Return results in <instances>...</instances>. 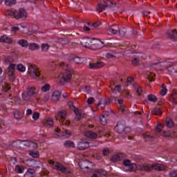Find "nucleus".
<instances>
[{"instance_id":"25","label":"nucleus","mask_w":177,"mask_h":177,"mask_svg":"<svg viewBox=\"0 0 177 177\" xmlns=\"http://www.w3.org/2000/svg\"><path fill=\"white\" fill-rule=\"evenodd\" d=\"M70 109H71L72 110L74 111V113L77 117L76 118V121H80V120H81V111L78 110V109H76L74 107V106H70Z\"/></svg>"},{"instance_id":"62","label":"nucleus","mask_w":177,"mask_h":177,"mask_svg":"<svg viewBox=\"0 0 177 177\" xmlns=\"http://www.w3.org/2000/svg\"><path fill=\"white\" fill-rule=\"evenodd\" d=\"M88 24L90 26V27H99V24L97 23H94V24H92V23H88Z\"/></svg>"},{"instance_id":"20","label":"nucleus","mask_w":177,"mask_h":177,"mask_svg":"<svg viewBox=\"0 0 177 177\" xmlns=\"http://www.w3.org/2000/svg\"><path fill=\"white\" fill-rule=\"evenodd\" d=\"M84 136L90 139H96L97 138V133L92 131L86 130L84 131Z\"/></svg>"},{"instance_id":"57","label":"nucleus","mask_w":177,"mask_h":177,"mask_svg":"<svg viewBox=\"0 0 177 177\" xmlns=\"http://www.w3.org/2000/svg\"><path fill=\"white\" fill-rule=\"evenodd\" d=\"M139 63V58L138 57H133L132 59V64L134 65V66H136V64H138Z\"/></svg>"},{"instance_id":"2","label":"nucleus","mask_w":177,"mask_h":177,"mask_svg":"<svg viewBox=\"0 0 177 177\" xmlns=\"http://www.w3.org/2000/svg\"><path fill=\"white\" fill-rule=\"evenodd\" d=\"M138 171H153V169H156V171H164L166 167L162 164H142L138 167Z\"/></svg>"},{"instance_id":"40","label":"nucleus","mask_w":177,"mask_h":177,"mask_svg":"<svg viewBox=\"0 0 177 177\" xmlns=\"http://www.w3.org/2000/svg\"><path fill=\"white\" fill-rule=\"evenodd\" d=\"M29 156H30V157H33V158H39V152L38 151H29Z\"/></svg>"},{"instance_id":"9","label":"nucleus","mask_w":177,"mask_h":177,"mask_svg":"<svg viewBox=\"0 0 177 177\" xmlns=\"http://www.w3.org/2000/svg\"><path fill=\"white\" fill-rule=\"evenodd\" d=\"M93 165V163L86 160L79 162V167L82 169L83 172H91V167Z\"/></svg>"},{"instance_id":"8","label":"nucleus","mask_w":177,"mask_h":177,"mask_svg":"<svg viewBox=\"0 0 177 177\" xmlns=\"http://www.w3.org/2000/svg\"><path fill=\"white\" fill-rule=\"evenodd\" d=\"M15 71H16V64H10L6 70V73L10 81H15L16 77L15 76Z\"/></svg>"},{"instance_id":"29","label":"nucleus","mask_w":177,"mask_h":177,"mask_svg":"<svg viewBox=\"0 0 177 177\" xmlns=\"http://www.w3.org/2000/svg\"><path fill=\"white\" fill-rule=\"evenodd\" d=\"M124 157V156L122 153H118L113 155L111 158V160L113 161V162H117V161L121 160V159Z\"/></svg>"},{"instance_id":"44","label":"nucleus","mask_w":177,"mask_h":177,"mask_svg":"<svg viewBox=\"0 0 177 177\" xmlns=\"http://www.w3.org/2000/svg\"><path fill=\"white\" fill-rule=\"evenodd\" d=\"M147 79L149 80V81H154V80H156V73L150 72L148 73Z\"/></svg>"},{"instance_id":"13","label":"nucleus","mask_w":177,"mask_h":177,"mask_svg":"<svg viewBox=\"0 0 177 177\" xmlns=\"http://www.w3.org/2000/svg\"><path fill=\"white\" fill-rule=\"evenodd\" d=\"M111 5H113V2L110 1H104V3H99L96 7V9L98 12H100V13H101V12L106 10V8H109V6H111Z\"/></svg>"},{"instance_id":"23","label":"nucleus","mask_w":177,"mask_h":177,"mask_svg":"<svg viewBox=\"0 0 177 177\" xmlns=\"http://www.w3.org/2000/svg\"><path fill=\"white\" fill-rule=\"evenodd\" d=\"M106 176V171L103 169H97L94 171V174L91 177H103Z\"/></svg>"},{"instance_id":"12","label":"nucleus","mask_w":177,"mask_h":177,"mask_svg":"<svg viewBox=\"0 0 177 177\" xmlns=\"http://www.w3.org/2000/svg\"><path fill=\"white\" fill-rule=\"evenodd\" d=\"M77 149L79 150H86L89 149V142L86 139H81L77 144Z\"/></svg>"},{"instance_id":"39","label":"nucleus","mask_w":177,"mask_h":177,"mask_svg":"<svg viewBox=\"0 0 177 177\" xmlns=\"http://www.w3.org/2000/svg\"><path fill=\"white\" fill-rule=\"evenodd\" d=\"M15 171L17 174H23V172H24V167L17 165L15 166Z\"/></svg>"},{"instance_id":"31","label":"nucleus","mask_w":177,"mask_h":177,"mask_svg":"<svg viewBox=\"0 0 177 177\" xmlns=\"http://www.w3.org/2000/svg\"><path fill=\"white\" fill-rule=\"evenodd\" d=\"M162 136H165V138H177L176 133H171L169 131H164Z\"/></svg>"},{"instance_id":"36","label":"nucleus","mask_w":177,"mask_h":177,"mask_svg":"<svg viewBox=\"0 0 177 177\" xmlns=\"http://www.w3.org/2000/svg\"><path fill=\"white\" fill-rule=\"evenodd\" d=\"M143 139L145 140V142H151V140L154 139V137L150 136L149 133H145L143 134Z\"/></svg>"},{"instance_id":"64","label":"nucleus","mask_w":177,"mask_h":177,"mask_svg":"<svg viewBox=\"0 0 177 177\" xmlns=\"http://www.w3.org/2000/svg\"><path fill=\"white\" fill-rule=\"evenodd\" d=\"M31 114H32V110L27 109V111H26V115H31Z\"/></svg>"},{"instance_id":"53","label":"nucleus","mask_w":177,"mask_h":177,"mask_svg":"<svg viewBox=\"0 0 177 177\" xmlns=\"http://www.w3.org/2000/svg\"><path fill=\"white\" fill-rule=\"evenodd\" d=\"M120 91H121V86L118 85V86H115V87L114 88L113 93H120Z\"/></svg>"},{"instance_id":"28","label":"nucleus","mask_w":177,"mask_h":177,"mask_svg":"<svg viewBox=\"0 0 177 177\" xmlns=\"http://www.w3.org/2000/svg\"><path fill=\"white\" fill-rule=\"evenodd\" d=\"M153 115H162V110L160 107H156L151 111Z\"/></svg>"},{"instance_id":"47","label":"nucleus","mask_w":177,"mask_h":177,"mask_svg":"<svg viewBox=\"0 0 177 177\" xmlns=\"http://www.w3.org/2000/svg\"><path fill=\"white\" fill-rule=\"evenodd\" d=\"M5 5H6V6H12V5H16V0H6Z\"/></svg>"},{"instance_id":"41","label":"nucleus","mask_w":177,"mask_h":177,"mask_svg":"<svg viewBox=\"0 0 177 177\" xmlns=\"http://www.w3.org/2000/svg\"><path fill=\"white\" fill-rule=\"evenodd\" d=\"M64 146L65 147H75V145L74 144V142L71 140L65 141V142L64 143Z\"/></svg>"},{"instance_id":"51","label":"nucleus","mask_w":177,"mask_h":177,"mask_svg":"<svg viewBox=\"0 0 177 177\" xmlns=\"http://www.w3.org/2000/svg\"><path fill=\"white\" fill-rule=\"evenodd\" d=\"M2 86L4 92H8L10 89V86L8 83H4Z\"/></svg>"},{"instance_id":"59","label":"nucleus","mask_w":177,"mask_h":177,"mask_svg":"<svg viewBox=\"0 0 177 177\" xmlns=\"http://www.w3.org/2000/svg\"><path fill=\"white\" fill-rule=\"evenodd\" d=\"M102 154L103 156H109V154H110V150L109 148L102 150Z\"/></svg>"},{"instance_id":"4","label":"nucleus","mask_w":177,"mask_h":177,"mask_svg":"<svg viewBox=\"0 0 177 177\" xmlns=\"http://www.w3.org/2000/svg\"><path fill=\"white\" fill-rule=\"evenodd\" d=\"M16 143L18 145V143H20V145H22L23 146H25L24 149L27 151H34L38 147V144L34 141H22L20 140H18L16 141Z\"/></svg>"},{"instance_id":"22","label":"nucleus","mask_w":177,"mask_h":177,"mask_svg":"<svg viewBox=\"0 0 177 177\" xmlns=\"http://www.w3.org/2000/svg\"><path fill=\"white\" fill-rule=\"evenodd\" d=\"M60 96H62V93L59 91H55L53 93L51 99L53 102H59L60 100Z\"/></svg>"},{"instance_id":"10","label":"nucleus","mask_w":177,"mask_h":177,"mask_svg":"<svg viewBox=\"0 0 177 177\" xmlns=\"http://www.w3.org/2000/svg\"><path fill=\"white\" fill-rule=\"evenodd\" d=\"M115 130L118 133H122V132H124V133H129L131 131V127H125L121 122L118 123L115 127Z\"/></svg>"},{"instance_id":"17","label":"nucleus","mask_w":177,"mask_h":177,"mask_svg":"<svg viewBox=\"0 0 177 177\" xmlns=\"http://www.w3.org/2000/svg\"><path fill=\"white\" fill-rule=\"evenodd\" d=\"M26 93L29 97H33L37 95V88L34 86H29L27 88Z\"/></svg>"},{"instance_id":"16","label":"nucleus","mask_w":177,"mask_h":177,"mask_svg":"<svg viewBox=\"0 0 177 177\" xmlns=\"http://www.w3.org/2000/svg\"><path fill=\"white\" fill-rule=\"evenodd\" d=\"M55 132H56L57 136H64V138H70L71 136V131L69 130H64V131L60 132V129L57 127L55 129Z\"/></svg>"},{"instance_id":"32","label":"nucleus","mask_w":177,"mask_h":177,"mask_svg":"<svg viewBox=\"0 0 177 177\" xmlns=\"http://www.w3.org/2000/svg\"><path fill=\"white\" fill-rule=\"evenodd\" d=\"M70 60H73V62L76 64H80L81 63H82V58L78 57L75 55H71V58H69Z\"/></svg>"},{"instance_id":"52","label":"nucleus","mask_w":177,"mask_h":177,"mask_svg":"<svg viewBox=\"0 0 177 177\" xmlns=\"http://www.w3.org/2000/svg\"><path fill=\"white\" fill-rule=\"evenodd\" d=\"M162 128H164V124H158L156 127V132H158V133H160V132H161V131L162 130Z\"/></svg>"},{"instance_id":"49","label":"nucleus","mask_w":177,"mask_h":177,"mask_svg":"<svg viewBox=\"0 0 177 177\" xmlns=\"http://www.w3.org/2000/svg\"><path fill=\"white\" fill-rule=\"evenodd\" d=\"M167 92H168V90L165 87V84H162V90L160 91V95H162V96H165V95H167Z\"/></svg>"},{"instance_id":"7","label":"nucleus","mask_w":177,"mask_h":177,"mask_svg":"<svg viewBox=\"0 0 177 177\" xmlns=\"http://www.w3.org/2000/svg\"><path fill=\"white\" fill-rule=\"evenodd\" d=\"M28 73L32 78H37V77L41 75V71L39 68L37 67V66L31 64H28Z\"/></svg>"},{"instance_id":"19","label":"nucleus","mask_w":177,"mask_h":177,"mask_svg":"<svg viewBox=\"0 0 177 177\" xmlns=\"http://www.w3.org/2000/svg\"><path fill=\"white\" fill-rule=\"evenodd\" d=\"M167 35L170 39H173V41H177V32L176 30H168L167 32Z\"/></svg>"},{"instance_id":"14","label":"nucleus","mask_w":177,"mask_h":177,"mask_svg":"<svg viewBox=\"0 0 177 177\" xmlns=\"http://www.w3.org/2000/svg\"><path fill=\"white\" fill-rule=\"evenodd\" d=\"M81 44L83 46H84V48L91 49L92 44H93V39L89 37H86L82 39Z\"/></svg>"},{"instance_id":"24","label":"nucleus","mask_w":177,"mask_h":177,"mask_svg":"<svg viewBox=\"0 0 177 177\" xmlns=\"http://www.w3.org/2000/svg\"><path fill=\"white\" fill-rule=\"evenodd\" d=\"M101 48H103V42L98 41L96 43H92L91 44V49L93 50H99Z\"/></svg>"},{"instance_id":"54","label":"nucleus","mask_w":177,"mask_h":177,"mask_svg":"<svg viewBox=\"0 0 177 177\" xmlns=\"http://www.w3.org/2000/svg\"><path fill=\"white\" fill-rule=\"evenodd\" d=\"M32 118L35 120V121H37V120L39 119V113L35 112L32 115Z\"/></svg>"},{"instance_id":"34","label":"nucleus","mask_w":177,"mask_h":177,"mask_svg":"<svg viewBox=\"0 0 177 177\" xmlns=\"http://www.w3.org/2000/svg\"><path fill=\"white\" fill-rule=\"evenodd\" d=\"M118 28H119V26L118 25H114L113 28H109L108 31L109 32H110V34L115 35L117 34V32H118Z\"/></svg>"},{"instance_id":"63","label":"nucleus","mask_w":177,"mask_h":177,"mask_svg":"<svg viewBox=\"0 0 177 177\" xmlns=\"http://www.w3.org/2000/svg\"><path fill=\"white\" fill-rule=\"evenodd\" d=\"M136 92L138 95H142V87H138L136 90Z\"/></svg>"},{"instance_id":"43","label":"nucleus","mask_w":177,"mask_h":177,"mask_svg":"<svg viewBox=\"0 0 177 177\" xmlns=\"http://www.w3.org/2000/svg\"><path fill=\"white\" fill-rule=\"evenodd\" d=\"M166 125L168 128H172L174 127V121L169 118H166Z\"/></svg>"},{"instance_id":"5","label":"nucleus","mask_w":177,"mask_h":177,"mask_svg":"<svg viewBox=\"0 0 177 177\" xmlns=\"http://www.w3.org/2000/svg\"><path fill=\"white\" fill-rule=\"evenodd\" d=\"M123 169L124 171H125L126 172L129 171V172H133V171H136V169H138L139 171V168L138 167L139 165H136L135 163H131V160L127 159L123 160Z\"/></svg>"},{"instance_id":"15","label":"nucleus","mask_w":177,"mask_h":177,"mask_svg":"<svg viewBox=\"0 0 177 177\" xmlns=\"http://www.w3.org/2000/svg\"><path fill=\"white\" fill-rule=\"evenodd\" d=\"M166 68L170 73H177V63L176 62H167L165 64Z\"/></svg>"},{"instance_id":"27","label":"nucleus","mask_w":177,"mask_h":177,"mask_svg":"<svg viewBox=\"0 0 177 177\" xmlns=\"http://www.w3.org/2000/svg\"><path fill=\"white\" fill-rule=\"evenodd\" d=\"M43 125L44 127H47V128L53 127V120L51 118L44 120L43 122Z\"/></svg>"},{"instance_id":"38","label":"nucleus","mask_w":177,"mask_h":177,"mask_svg":"<svg viewBox=\"0 0 177 177\" xmlns=\"http://www.w3.org/2000/svg\"><path fill=\"white\" fill-rule=\"evenodd\" d=\"M18 44L22 48H27V46H28V41L27 40H26V39H19L18 41Z\"/></svg>"},{"instance_id":"42","label":"nucleus","mask_w":177,"mask_h":177,"mask_svg":"<svg viewBox=\"0 0 177 177\" xmlns=\"http://www.w3.org/2000/svg\"><path fill=\"white\" fill-rule=\"evenodd\" d=\"M147 100H149V102L156 103V102H157V97H156V95L153 94H151L147 96Z\"/></svg>"},{"instance_id":"11","label":"nucleus","mask_w":177,"mask_h":177,"mask_svg":"<svg viewBox=\"0 0 177 177\" xmlns=\"http://www.w3.org/2000/svg\"><path fill=\"white\" fill-rule=\"evenodd\" d=\"M27 16H28V14L24 8H19L18 11L16 10L15 19L17 20L20 19H27Z\"/></svg>"},{"instance_id":"21","label":"nucleus","mask_w":177,"mask_h":177,"mask_svg":"<svg viewBox=\"0 0 177 177\" xmlns=\"http://www.w3.org/2000/svg\"><path fill=\"white\" fill-rule=\"evenodd\" d=\"M0 42H4V44H13V38L8 37V35H3L0 37Z\"/></svg>"},{"instance_id":"50","label":"nucleus","mask_w":177,"mask_h":177,"mask_svg":"<svg viewBox=\"0 0 177 177\" xmlns=\"http://www.w3.org/2000/svg\"><path fill=\"white\" fill-rule=\"evenodd\" d=\"M50 89V85L49 84H46L43 86H41V92H48Z\"/></svg>"},{"instance_id":"18","label":"nucleus","mask_w":177,"mask_h":177,"mask_svg":"<svg viewBox=\"0 0 177 177\" xmlns=\"http://www.w3.org/2000/svg\"><path fill=\"white\" fill-rule=\"evenodd\" d=\"M88 68H93V69H96V68H102V67H104V64L103 62H98L97 63H92L90 62L88 64Z\"/></svg>"},{"instance_id":"60","label":"nucleus","mask_w":177,"mask_h":177,"mask_svg":"<svg viewBox=\"0 0 177 177\" xmlns=\"http://www.w3.org/2000/svg\"><path fill=\"white\" fill-rule=\"evenodd\" d=\"M118 31L119 32V35L121 37H124L125 34H127V32L125 31V30H120V28H118Z\"/></svg>"},{"instance_id":"26","label":"nucleus","mask_w":177,"mask_h":177,"mask_svg":"<svg viewBox=\"0 0 177 177\" xmlns=\"http://www.w3.org/2000/svg\"><path fill=\"white\" fill-rule=\"evenodd\" d=\"M25 164L27 165V167H30L32 168H35V165L37 164V160H35V159H28Z\"/></svg>"},{"instance_id":"46","label":"nucleus","mask_w":177,"mask_h":177,"mask_svg":"<svg viewBox=\"0 0 177 177\" xmlns=\"http://www.w3.org/2000/svg\"><path fill=\"white\" fill-rule=\"evenodd\" d=\"M6 15H8V16H10L11 17H14L15 19H16V10L13 11L12 10H8L6 12Z\"/></svg>"},{"instance_id":"33","label":"nucleus","mask_w":177,"mask_h":177,"mask_svg":"<svg viewBox=\"0 0 177 177\" xmlns=\"http://www.w3.org/2000/svg\"><path fill=\"white\" fill-rule=\"evenodd\" d=\"M29 50H38L39 49V45L35 43H31L28 45Z\"/></svg>"},{"instance_id":"58","label":"nucleus","mask_w":177,"mask_h":177,"mask_svg":"<svg viewBox=\"0 0 177 177\" xmlns=\"http://www.w3.org/2000/svg\"><path fill=\"white\" fill-rule=\"evenodd\" d=\"M88 104H93L95 103V98L91 97L87 100Z\"/></svg>"},{"instance_id":"37","label":"nucleus","mask_w":177,"mask_h":177,"mask_svg":"<svg viewBox=\"0 0 177 177\" xmlns=\"http://www.w3.org/2000/svg\"><path fill=\"white\" fill-rule=\"evenodd\" d=\"M107 117H109L108 112L105 115H102L100 118V122L102 125H106V124H107Z\"/></svg>"},{"instance_id":"61","label":"nucleus","mask_w":177,"mask_h":177,"mask_svg":"<svg viewBox=\"0 0 177 177\" xmlns=\"http://www.w3.org/2000/svg\"><path fill=\"white\" fill-rule=\"evenodd\" d=\"M6 63H13V57H8L5 59Z\"/></svg>"},{"instance_id":"55","label":"nucleus","mask_w":177,"mask_h":177,"mask_svg":"<svg viewBox=\"0 0 177 177\" xmlns=\"http://www.w3.org/2000/svg\"><path fill=\"white\" fill-rule=\"evenodd\" d=\"M170 177H177V169L173 170L169 172Z\"/></svg>"},{"instance_id":"3","label":"nucleus","mask_w":177,"mask_h":177,"mask_svg":"<svg viewBox=\"0 0 177 177\" xmlns=\"http://www.w3.org/2000/svg\"><path fill=\"white\" fill-rule=\"evenodd\" d=\"M48 164L50 165L53 169H56V171H59V172H62V174H65V175H67V174H71V170L66 169V167H64V166H63L59 162H55L53 160H48Z\"/></svg>"},{"instance_id":"56","label":"nucleus","mask_w":177,"mask_h":177,"mask_svg":"<svg viewBox=\"0 0 177 177\" xmlns=\"http://www.w3.org/2000/svg\"><path fill=\"white\" fill-rule=\"evenodd\" d=\"M105 56L106 57H107V59H115V55L110 53H107Z\"/></svg>"},{"instance_id":"45","label":"nucleus","mask_w":177,"mask_h":177,"mask_svg":"<svg viewBox=\"0 0 177 177\" xmlns=\"http://www.w3.org/2000/svg\"><path fill=\"white\" fill-rule=\"evenodd\" d=\"M42 52H48L49 50V48H50V46L48 44H42L41 46Z\"/></svg>"},{"instance_id":"1","label":"nucleus","mask_w":177,"mask_h":177,"mask_svg":"<svg viewBox=\"0 0 177 177\" xmlns=\"http://www.w3.org/2000/svg\"><path fill=\"white\" fill-rule=\"evenodd\" d=\"M60 67H62V68H64L65 71L61 73L58 75L59 82H61L62 84L64 82H70L72 78V73H71V71H70V66L68 64L62 62L60 64Z\"/></svg>"},{"instance_id":"6","label":"nucleus","mask_w":177,"mask_h":177,"mask_svg":"<svg viewBox=\"0 0 177 177\" xmlns=\"http://www.w3.org/2000/svg\"><path fill=\"white\" fill-rule=\"evenodd\" d=\"M66 117L67 112L66 111H60L56 114L55 119L57 121H59L62 125H70V120H66Z\"/></svg>"},{"instance_id":"35","label":"nucleus","mask_w":177,"mask_h":177,"mask_svg":"<svg viewBox=\"0 0 177 177\" xmlns=\"http://www.w3.org/2000/svg\"><path fill=\"white\" fill-rule=\"evenodd\" d=\"M14 117L15 120H23V113L19 111H15L14 112Z\"/></svg>"},{"instance_id":"30","label":"nucleus","mask_w":177,"mask_h":177,"mask_svg":"<svg viewBox=\"0 0 177 177\" xmlns=\"http://www.w3.org/2000/svg\"><path fill=\"white\" fill-rule=\"evenodd\" d=\"M34 175H35V170L34 169H28L24 177H34Z\"/></svg>"},{"instance_id":"48","label":"nucleus","mask_w":177,"mask_h":177,"mask_svg":"<svg viewBox=\"0 0 177 177\" xmlns=\"http://www.w3.org/2000/svg\"><path fill=\"white\" fill-rule=\"evenodd\" d=\"M17 70H18V71H20L21 73H24V71H26V66H24L21 64H19L17 65Z\"/></svg>"}]
</instances>
